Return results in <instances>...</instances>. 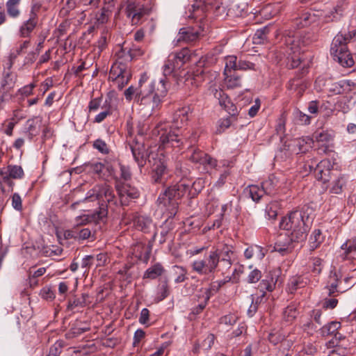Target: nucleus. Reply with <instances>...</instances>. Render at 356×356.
<instances>
[{
	"label": "nucleus",
	"mask_w": 356,
	"mask_h": 356,
	"mask_svg": "<svg viewBox=\"0 0 356 356\" xmlns=\"http://www.w3.org/2000/svg\"><path fill=\"white\" fill-rule=\"evenodd\" d=\"M168 90L166 79H152L144 72L138 81L137 99L141 105L154 111L160 106Z\"/></svg>",
	"instance_id": "f257e3e1"
},
{
	"label": "nucleus",
	"mask_w": 356,
	"mask_h": 356,
	"mask_svg": "<svg viewBox=\"0 0 356 356\" xmlns=\"http://www.w3.org/2000/svg\"><path fill=\"white\" fill-rule=\"evenodd\" d=\"M280 227L301 241L306 240L309 229L304 220L303 213L300 210L292 211L283 217L280 222Z\"/></svg>",
	"instance_id": "f03ea898"
},
{
	"label": "nucleus",
	"mask_w": 356,
	"mask_h": 356,
	"mask_svg": "<svg viewBox=\"0 0 356 356\" xmlns=\"http://www.w3.org/2000/svg\"><path fill=\"white\" fill-rule=\"evenodd\" d=\"M189 187L188 184L183 181L171 185L159 195L157 203L166 207L170 215L175 216L177 211L179 200L188 191Z\"/></svg>",
	"instance_id": "7ed1b4c3"
},
{
	"label": "nucleus",
	"mask_w": 356,
	"mask_h": 356,
	"mask_svg": "<svg viewBox=\"0 0 356 356\" xmlns=\"http://www.w3.org/2000/svg\"><path fill=\"white\" fill-rule=\"evenodd\" d=\"M351 39L352 35L350 32H340L334 38L332 42L331 54L343 67H348L354 65V60L347 47Z\"/></svg>",
	"instance_id": "20e7f679"
},
{
	"label": "nucleus",
	"mask_w": 356,
	"mask_h": 356,
	"mask_svg": "<svg viewBox=\"0 0 356 356\" xmlns=\"http://www.w3.org/2000/svg\"><path fill=\"white\" fill-rule=\"evenodd\" d=\"M153 134L159 136L160 147L182 148L184 147L183 138L180 136L179 130L169 127L165 123L159 124L154 129Z\"/></svg>",
	"instance_id": "39448f33"
},
{
	"label": "nucleus",
	"mask_w": 356,
	"mask_h": 356,
	"mask_svg": "<svg viewBox=\"0 0 356 356\" xmlns=\"http://www.w3.org/2000/svg\"><path fill=\"white\" fill-rule=\"evenodd\" d=\"M193 272L200 276L207 277H213L218 266V257L213 250L205 254L203 258H198L193 261L191 264Z\"/></svg>",
	"instance_id": "423d86ee"
},
{
	"label": "nucleus",
	"mask_w": 356,
	"mask_h": 356,
	"mask_svg": "<svg viewBox=\"0 0 356 356\" xmlns=\"http://www.w3.org/2000/svg\"><path fill=\"white\" fill-rule=\"evenodd\" d=\"M42 8V3L38 0H32L29 13V17L19 26L18 33L21 38H30L37 27L39 21V13Z\"/></svg>",
	"instance_id": "0eeeda50"
},
{
	"label": "nucleus",
	"mask_w": 356,
	"mask_h": 356,
	"mask_svg": "<svg viewBox=\"0 0 356 356\" xmlns=\"http://www.w3.org/2000/svg\"><path fill=\"white\" fill-rule=\"evenodd\" d=\"M152 6L147 0H128L125 13L133 24H138L145 16L149 15Z\"/></svg>",
	"instance_id": "6e6552de"
},
{
	"label": "nucleus",
	"mask_w": 356,
	"mask_h": 356,
	"mask_svg": "<svg viewBox=\"0 0 356 356\" xmlns=\"http://www.w3.org/2000/svg\"><path fill=\"white\" fill-rule=\"evenodd\" d=\"M131 74L128 66L121 61L115 62L110 70L108 79L122 90L130 81Z\"/></svg>",
	"instance_id": "1a4fd4ad"
},
{
	"label": "nucleus",
	"mask_w": 356,
	"mask_h": 356,
	"mask_svg": "<svg viewBox=\"0 0 356 356\" xmlns=\"http://www.w3.org/2000/svg\"><path fill=\"white\" fill-rule=\"evenodd\" d=\"M148 161L152 165V181L154 183L163 182L168 169L162 154H158L151 153L148 156Z\"/></svg>",
	"instance_id": "9d476101"
},
{
	"label": "nucleus",
	"mask_w": 356,
	"mask_h": 356,
	"mask_svg": "<svg viewBox=\"0 0 356 356\" xmlns=\"http://www.w3.org/2000/svg\"><path fill=\"white\" fill-rule=\"evenodd\" d=\"M104 198L108 204H116V198L112 188L106 184L95 185L91 190L88 192V195L85 198V201L94 200H103Z\"/></svg>",
	"instance_id": "9b49d317"
},
{
	"label": "nucleus",
	"mask_w": 356,
	"mask_h": 356,
	"mask_svg": "<svg viewBox=\"0 0 356 356\" xmlns=\"http://www.w3.org/2000/svg\"><path fill=\"white\" fill-rule=\"evenodd\" d=\"M188 159L194 163L203 165L207 171L214 169L218 165L217 160L198 148H188Z\"/></svg>",
	"instance_id": "f8f14e48"
},
{
	"label": "nucleus",
	"mask_w": 356,
	"mask_h": 356,
	"mask_svg": "<svg viewBox=\"0 0 356 356\" xmlns=\"http://www.w3.org/2000/svg\"><path fill=\"white\" fill-rule=\"evenodd\" d=\"M204 31L202 18L200 19V24L195 26L183 27L179 29L177 35V42H193L200 38Z\"/></svg>",
	"instance_id": "ddd939ff"
},
{
	"label": "nucleus",
	"mask_w": 356,
	"mask_h": 356,
	"mask_svg": "<svg viewBox=\"0 0 356 356\" xmlns=\"http://www.w3.org/2000/svg\"><path fill=\"white\" fill-rule=\"evenodd\" d=\"M301 242L300 240H297L292 237V235L290 234H280L275 243L274 250L278 252L282 255H285L291 252L296 243Z\"/></svg>",
	"instance_id": "4468645a"
},
{
	"label": "nucleus",
	"mask_w": 356,
	"mask_h": 356,
	"mask_svg": "<svg viewBox=\"0 0 356 356\" xmlns=\"http://www.w3.org/2000/svg\"><path fill=\"white\" fill-rule=\"evenodd\" d=\"M314 175L318 180L323 183L330 181L338 171L328 159L322 160L314 168Z\"/></svg>",
	"instance_id": "2eb2a0df"
},
{
	"label": "nucleus",
	"mask_w": 356,
	"mask_h": 356,
	"mask_svg": "<svg viewBox=\"0 0 356 356\" xmlns=\"http://www.w3.org/2000/svg\"><path fill=\"white\" fill-rule=\"evenodd\" d=\"M129 148L132 152L135 161L140 168L146 164L147 152L143 143L136 140L135 142L129 144Z\"/></svg>",
	"instance_id": "dca6fc26"
},
{
	"label": "nucleus",
	"mask_w": 356,
	"mask_h": 356,
	"mask_svg": "<svg viewBox=\"0 0 356 356\" xmlns=\"http://www.w3.org/2000/svg\"><path fill=\"white\" fill-rule=\"evenodd\" d=\"M301 38L297 33L293 35H288L284 37V44L286 45V53L288 56L291 54H301L303 52L301 44Z\"/></svg>",
	"instance_id": "f3484780"
},
{
	"label": "nucleus",
	"mask_w": 356,
	"mask_h": 356,
	"mask_svg": "<svg viewBox=\"0 0 356 356\" xmlns=\"http://www.w3.org/2000/svg\"><path fill=\"white\" fill-rule=\"evenodd\" d=\"M116 182L115 188L118 191L122 204H127V197L135 199L138 197L139 193L136 188L131 187L128 184H120L118 183V181Z\"/></svg>",
	"instance_id": "a211bd4d"
},
{
	"label": "nucleus",
	"mask_w": 356,
	"mask_h": 356,
	"mask_svg": "<svg viewBox=\"0 0 356 356\" xmlns=\"http://www.w3.org/2000/svg\"><path fill=\"white\" fill-rule=\"evenodd\" d=\"M192 113V110L189 106H184L177 109L172 118V126L174 129H179L186 126L188 121V115Z\"/></svg>",
	"instance_id": "6ab92c4d"
},
{
	"label": "nucleus",
	"mask_w": 356,
	"mask_h": 356,
	"mask_svg": "<svg viewBox=\"0 0 356 356\" xmlns=\"http://www.w3.org/2000/svg\"><path fill=\"white\" fill-rule=\"evenodd\" d=\"M313 138L316 142L321 144L322 147H319L318 149L322 150L323 153L326 154L330 151L329 148L334 138L333 134L328 131H316L314 134Z\"/></svg>",
	"instance_id": "aec40b11"
},
{
	"label": "nucleus",
	"mask_w": 356,
	"mask_h": 356,
	"mask_svg": "<svg viewBox=\"0 0 356 356\" xmlns=\"http://www.w3.org/2000/svg\"><path fill=\"white\" fill-rule=\"evenodd\" d=\"M151 250V247L143 242H137L131 247V254L134 257L145 262L149 260Z\"/></svg>",
	"instance_id": "412c9836"
},
{
	"label": "nucleus",
	"mask_w": 356,
	"mask_h": 356,
	"mask_svg": "<svg viewBox=\"0 0 356 356\" xmlns=\"http://www.w3.org/2000/svg\"><path fill=\"white\" fill-rule=\"evenodd\" d=\"M42 120L39 117H34L29 119L26 122V131L24 133L26 134L29 140H31L35 136H38L42 127Z\"/></svg>",
	"instance_id": "4be33fe9"
},
{
	"label": "nucleus",
	"mask_w": 356,
	"mask_h": 356,
	"mask_svg": "<svg viewBox=\"0 0 356 356\" xmlns=\"http://www.w3.org/2000/svg\"><path fill=\"white\" fill-rule=\"evenodd\" d=\"M213 252L217 254L218 262L221 261L225 262L228 268L231 267L234 256L232 246L224 244L220 248L213 250Z\"/></svg>",
	"instance_id": "5701e85b"
},
{
	"label": "nucleus",
	"mask_w": 356,
	"mask_h": 356,
	"mask_svg": "<svg viewBox=\"0 0 356 356\" xmlns=\"http://www.w3.org/2000/svg\"><path fill=\"white\" fill-rule=\"evenodd\" d=\"M318 17L314 13L310 12H303L300 16L293 20V24L298 29H302L312 24L316 23Z\"/></svg>",
	"instance_id": "b1692460"
},
{
	"label": "nucleus",
	"mask_w": 356,
	"mask_h": 356,
	"mask_svg": "<svg viewBox=\"0 0 356 356\" xmlns=\"http://www.w3.org/2000/svg\"><path fill=\"white\" fill-rule=\"evenodd\" d=\"M298 307V302H292L284 308L282 313V321L288 324H291L299 314Z\"/></svg>",
	"instance_id": "393cba45"
},
{
	"label": "nucleus",
	"mask_w": 356,
	"mask_h": 356,
	"mask_svg": "<svg viewBox=\"0 0 356 356\" xmlns=\"http://www.w3.org/2000/svg\"><path fill=\"white\" fill-rule=\"evenodd\" d=\"M332 178L334 179L330 184V193L337 195L341 194L346 185L347 178L339 172Z\"/></svg>",
	"instance_id": "a878e982"
},
{
	"label": "nucleus",
	"mask_w": 356,
	"mask_h": 356,
	"mask_svg": "<svg viewBox=\"0 0 356 356\" xmlns=\"http://www.w3.org/2000/svg\"><path fill=\"white\" fill-rule=\"evenodd\" d=\"M170 56L176 63V66L181 68L184 64L190 60L191 54V51L188 48H183L177 52L170 54Z\"/></svg>",
	"instance_id": "bb28decb"
},
{
	"label": "nucleus",
	"mask_w": 356,
	"mask_h": 356,
	"mask_svg": "<svg viewBox=\"0 0 356 356\" xmlns=\"http://www.w3.org/2000/svg\"><path fill=\"white\" fill-rule=\"evenodd\" d=\"M17 81V75L12 72H7L3 74L1 82V91L3 93L10 92L15 86Z\"/></svg>",
	"instance_id": "cd10ccee"
},
{
	"label": "nucleus",
	"mask_w": 356,
	"mask_h": 356,
	"mask_svg": "<svg viewBox=\"0 0 356 356\" xmlns=\"http://www.w3.org/2000/svg\"><path fill=\"white\" fill-rule=\"evenodd\" d=\"M308 279L302 276H293L290 278L287 284L288 291L294 293L297 289L304 288L308 284Z\"/></svg>",
	"instance_id": "c85d7f7f"
},
{
	"label": "nucleus",
	"mask_w": 356,
	"mask_h": 356,
	"mask_svg": "<svg viewBox=\"0 0 356 356\" xmlns=\"http://www.w3.org/2000/svg\"><path fill=\"white\" fill-rule=\"evenodd\" d=\"M143 51L139 48L129 49L127 51L123 47L116 52L115 56L118 59L124 58V60L131 61L137 56L143 55Z\"/></svg>",
	"instance_id": "c756f323"
},
{
	"label": "nucleus",
	"mask_w": 356,
	"mask_h": 356,
	"mask_svg": "<svg viewBox=\"0 0 356 356\" xmlns=\"http://www.w3.org/2000/svg\"><path fill=\"white\" fill-rule=\"evenodd\" d=\"M134 224L137 229L147 233L152 227V220L149 217L138 216L135 218Z\"/></svg>",
	"instance_id": "7c9ffc66"
},
{
	"label": "nucleus",
	"mask_w": 356,
	"mask_h": 356,
	"mask_svg": "<svg viewBox=\"0 0 356 356\" xmlns=\"http://www.w3.org/2000/svg\"><path fill=\"white\" fill-rule=\"evenodd\" d=\"M224 75L225 76V83L227 88L234 89L242 86L241 77L236 72Z\"/></svg>",
	"instance_id": "2f4dec72"
},
{
	"label": "nucleus",
	"mask_w": 356,
	"mask_h": 356,
	"mask_svg": "<svg viewBox=\"0 0 356 356\" xmlns=\"http://www.w3.org/2000/svg\"><path fill=\"white\" fill-rule=\"evenodd\" d=\"M22 0H8L6 3V12L11 18H17L21 14L19 4Z\"/></svg>",
	"instance_id": "473e14b6"
},
{
	"label": "nucleus",
	"mask_w": 356,
	"mask_h": 356,
	"mask_svg": "<svg viewBox=\"0 0 356 356\" xmlns=\"http://www.w3.org/2000/svg\"><path fill=\"white\" fill-rule=\"evenodd\" d=\"M165 271L163 266L159 264H155L151 267L148 268L143 275L144 279L154 280L158 277L161 276Z\"/></svg>",
	"instance_id": "72a5a7b5"
},
{
	"label": "nucleus",
	"mask_w": 356,
	"mask_h": 356,
	"mask_svg": "<svg viewBox=\"0 0 356 356\" xmlns=\"http://www.w3.org/2000/svg\"><path fill=\"white\" fill-rule=\"evenodd\" d=\"M245 193L250 197L254 202H258L265 193L264 188L259 187L257 185L249 186L245 191Z\"/></svg>",
	"instance_id": "f704fd0d"
},
{
	"label": "nucleus",
	"mask_w": 356,
	"mask_h": 356,
	"mask_svg": "<svg viewBox=\"0 0 356 356\" xmlns=\"http://www.w3.org/2000/svg\"><path fill=\"white\" fill-rule=\"evenodd\" d=\"M341 323L338 321H332L321 328V333L323 336L334 335L337 337Z\"/></svg>",
	"instance_id": "c9c22d12"
},
{
	"label": "nucleus",
	"mask_w": 356,
	"mask_h": 356,
	"mask_svg": "<svg viewBox=\"0 0 356 356\" xmlns=\"http://www.w3.org/2000/svg\"><path fill=\"white\" fill-rule=\"evenodd\" d=\"M116 162V159L115 156H108L103 161V165H104V171L106 172V176L111 177L118 181V178L115 175V168L114 163Z\"/></svg>",
	"instance_id": "e433bc0d"
},
{
	"label": "nucleus",
	"mask_w": 356,
	"mask_h": 356,
	"mask_svg": "<svg viewBox=\"0 0 356 356\" xmlns=\"http://www.w3.org/2000/svg\"><path fill=\"white\" fill-rule=\"evenodd\" d=\"M170 293V289L167 280L162 281L157 286L156 301L160 302L166 298Z\"/></svg>",
	"instance_id": "4c0bfd02"
},
{
	"label": "nucleus",
	"mask_w": 356,
	"mask_h": 356,
	"mask_svg": "<svg viewBox=\"0 0 356 356\" xmlns=\"http://www.w3.org/2000/svg\"><path fill=\"white\" fill-rule=\"evenodd\" d=\"M89 295L88 293H83L81 298H76L73 300H69L67 309L72 310L76 307H84L90 303L88 300Z\"/></svg>",
	"instance_id": "58836bf2"
},
{
	"label": "nucleus",
	"mask_w": 356,
	"mask_h": 356,
	"mask_svg": "<svg viewBox=\"0 0 356 356\" xmlns=\"http://www.w3.org/2000/svg\"><path fill=\"white\" fill-rule=\"evenodd\" d=\"M176 65V63L174 62V60H172V58L169 56L163 66V73L164 78H162L161 79H166L168 89L169 88L170 85L167 76H170L175 70L179 69V67H177Z\"/></svg>",
	"instance_id": "ea45409f"
},
{
	"label": "nucleus",
	"mask_w": 356,
	"mask_h": 356,
	"mask_svg": "<svg viewBox=\"0 0 356 356\" xmlns=\"http://www.w3.org/2000/svg\"><path fill=\"white\" fill-rule=\"evenodd\" d=\"M207 5L208 9L212 10L216 16L222 15L225 12V8L222 5V0H207Z\"/></svg>",
	"instance_id": "a19ab883"
},
{
	"label": "nucleus",
	"mask_w": 356,
	"mask_h": 356,
	"mask_svg": "<svg viewBox=\"0 0 356 356\" xmlns=\"http://www.w3.org/2000/svg\"><path fill=\"white\" fill-rule=\"evenodd\" d=\"M180 136L183 138L184 145L189 143V148L193 147V145L197 143L199 137L197 131L193 129L184 131V133L180 134Z\"/></svg>",
	"instance_id": "79ce46f5"
},
{
	"label": "nucleus",
	"mask_w": 356,
	"mask_h": 356,
	"mask_svg": "<svg viewBox=\"0 0 356 356\" xmlns=\"http://www.w3.org/2000/svg\"><path fill=\"white\" fill-rule=\"evenodd\" d=\"M323 241V236H322L321 231L318 229H314L310 236V250L312 251L316 250L319 247V245Z\"/></svg>",
	"instance_id": "37998d69"
},
{
	"label": "nucleus",
	"mask_w": 356,
	"mask_h": 356,
	"mask_svg": "<svg viewBox=\"0 0 356 356\" xmlns=\"http://www.w3.org/2000/svg\"><path fill=\"white\" fill-rule=\"evenodd\" d=\"M341 249L344 250L346 257L356 253V236L347 240L342 245Z\"/></svg>",
	"instance_id": "c03bdc74"
},
{
	"label": "nucleus",
	"mask_w": 356,
	"mask_h": 356,
	"mask_svg": "<svg viewBox=\"0 0 356 356\" xmlns=\"http://www.w3.org/2000/svg\"><path fill=\"white\" fill-rule=\"evenodd\" d=\"M238 70L237 58L235 56H229L225 58V67L224 74Z\"/></svg>",
	"instance_id": "a18cd8bd"
},
{
	"label": "nucleus",
	"mask_w": 356,
	"mask_h": 356,
	"mask_svg": "<svg viewBox=\"0 0 356 356\" xmlns=\"http://www.w3.org/2000/svg\"><path fill=\"white\" fill-rule=\"evenodd\" d=\"M92 147L104 155H109L111 150L106 143L98 138L92 143Z\"/></svg>",
	"instance_id": "49530a36"
},
{
	"label": "nucleus",
	"mask_w": 356,
	"mask_h": 356,
	"mask_svg": "<svg viewBox=\"0 0 356 356\" xmlns=\"http://www.w3.org/2000/svg\"><path fill=\"white\" fill-rule=\"evenodd\" d=\"M255 252V254L259 259H262L264 257V253L263 252V249L261 246L255 245V246H250L244 252V256L246 259H250L252 258L254 256V254Z\"/></svg>",
	"instance_id": "de8ad7c7"
},
{
	"label": "nucleus",
	"mask_w": 356,
	"mask_h": 356,
	"mask_svg": "<svg viewBox=\"0 0 356 356\" xmlns=\"http://www.w3.org/2000/svg\"><path fill=\"white\" fill-rule=\"evenodd\" d=\"M294 119L299 124L307 125L311 123V117L299 109H296L293 112Z\"/></svg>",
	"instance_id": "09e8293b"
},
{
	"label": "nucleus",
	"mask_w": 356,
	"mask_h": 356,
	"mask_svg": "<svg viewBox=\"0 0 356 356\" xmlns=\"http://www.w3.org/2000/svg\"><path fill=\"white\" fill-rule=\"evenodd\" d=\"M8 172L9 175V177L10 178L15 179H22L24 175V170L19 165H8Z\"/></svg>",
	"instance_id": "8fccbe9b"
},
{
	"label": "nucleus",
	"mask_w": 356,
	"mask_h": 356,
	"mask_svg": "<svg viewBox=\"0 0 356 356\" xmlns=\"http://www.w3.org/2000/svg\"><path fill=\"white\" fill-rule=\"evenodd\" d=\"M108 215V206L105 203L99 204L98 211H95L91 216L92 220L98 221L106 218Z\"/></svg>",
	"instance_id": "3c124183"
},
{
	"label": "nucleus",
	"mask_w": 356,
	"mask_h": 356,
	"mask_svg": "<svg viewBox=\"0 0 356 356\" xmlns=\"http://www.w3.org/2000/svg\"><path fill=\"white\" fill-rule=\"evenodd\" d=\"M311 271L316 275H319L323 268V261L319 257L311 259Z\"/></svg>",
	"instance_id": "603ef678"
},
{
	"label": "nucleus",
	"mask_w": 356,
	"mask_h": 356,
	"mask_svg": "<svg viewBox=\"0 0 356 356\" xmlns=\"http://www.w3.org/2000/svg\"><path fill=\"white\" fill-rule=\"evenodd\" d=\"M211 90L214 97L218 99L219 104L222 107L225 106L227 102L230 101V99L222 89L211 88Z\"/></svg>",
	"instance_id": "864d4df0"
},
{
	"label": "nucleus",
	"mask_w": 356,
	"mask_h": 356,
	"mask_svg": "<svg viewBox=\"0 0 356 356\" xmlns=\"http://www.w3.org/2000/svg\"><path fill=\"white\" fill-rule=\"evenodd\" d=\"M174 270L175 273L177 275L176 278L175 279V283H181L184 282L186 280H187V270L183 266H175Z\"/></svg>",
	"instance_id": "5fc2aeb1"
},
{
	"label": "nucleus",
	"mask_w": 356,
	"mask_h": 356,
	"mask_svg": "<svg viewBox=\"0 0 356 356\" xmlns=\"http://www.w3.org/2000/svg\"><path fill=\"white\" fill-rule=\"evenodd\" d=\"M269 29L264 27L263 29H258L253 36L254 43H261L267 40V34Z\"/></svg>",
	"instance_id": "6e6d98bb"
},
{
	"label": "nucleus",
	"mask_w": 356,
	"mask_h": 356,
	"mask_svg": "<svg viewBox=\"0 0 356 356\" xmlns=\"http://www.w3.org/2000/svg\"><path fill=\"white\" fill-rule=\"evenodd\" d=\"M89 330V327H73L65 334V337L67 339H73Z\"/></svg>",
	"instance_id": "4d7b16f0"
},
{
	"label": "nucleus",
	"mask_w": 356,
	"mask_h": 356,
	"mask_svg": "<svg viewBox=\"0 0 356 356\" xmlns=\"http://www.w3.org/2000/svg\"><path fill=\"white\" fill-rule=\"evenodd\" d=\"M297 34L301 38L300 41L302 48L310 44L315 40V35L312 33L300 32Z\"/></svg>",
	"instance_id": "13d9d810"
},
{
	"label": "nucleus",
	"mask_w": 356,
	"mask_h": 356,
	"mask_svg": "<svg viewBox=\"0 0 356 356\" xmlns=\"http://www.w3.org/2000/svg\"><path fill=\"white\" fill-rule=\"evenodd\" d=\"M302 329L307 334H312L316 330L317 326L312 318H308L307 321H302Z\"/></svg>",
	"instance_id": "bf43d9fd"
},
{
	"label": "nucleus",
	"mask_w": 356,
	"mask_h": 356,
	"mask_svg": "<svg viewBox=\"0 0 356 356\" xmlns=\"http://www.w3.org/2000/svg\"><path fill=\"white\" fill-rule=\"evenodd\" d=\"M11 200L13 209L17 211H22L23 209L22 200L19 194L15 193L11 197Z\"/></svg>",
	"instance_id": "052dcab7"
},
{
	"label": "nucleus",
	"mask_w": 356,
	"mask_h": 356,
	"mask_svg": "<svg viewBox=\"0 0 356 356\" xmlns=\"http://www.w3.org/2000/svg\"><path fill=\"white\" fill-rule=\"evenodd\" d=\"M90 169L94 173L98 175L99 176L102 177H106V172L104 171V165H103V162H95L91 163Z\"/></svg>",
	"instance_id": "680f3d73"
},
{
	"label": "nucleus",
	"mask_w": 356,
	"mask_h": 356,
	"mask_svg": "<svg viewBox=\"0 0 356 356\" xmlns=\"http://www.w3.org/2000/svg\"><path fill=\"white\" fill-rule=\"evenodd\" d=\"M169 234H170V228L167 227L165 226H162L161 231L160 232L159 236L157 234L156 232H155L153 235V239H155L156 237L159 236V243L163 244L166 241Z\"/></svg>",
	"instance_id": "e2e57ef3"
},
{
	"label": "nucleus",
	"mask_w": 356,
	"mask_h": 356,
	"mask_svg": "<svg viewBox=\"0 0 356 356\" xmlns=\"http://www.w3.org/2000/svg\"><path fill=\"white\" fill-rule=\"evenodd\" d=\"M238 317L234 314H227L220 318V323L226 325H232L236 323Z\"/></svg>",
	"instance_id": "0e129e2a"
},
{
	"label": "nucleus",
	"mask_w": 356,
	"mask_h": 356,
	"mask_svg": "<svg viewBox=\"0 0 356 356\" xmlns=\"http://www.w3.org/2000/svg\"><path fill=\"white\" fill-rule=\"evenodd\" d=\"M96 19L99 24H104L108 19V10L102 8L100 12L96 15Z\"/></svg>",
	"instance_id": "69168bd1"
},
{
	"label": "nucleus",
	"mask_w": 356,
	"mask_h": 356,
	"mask_svg": "<svg viewBox=\"0 0 356 356\" xmlns=\"http://www.w3.org/2000/svg\"><path fill=\"white\" fill-rule=\"evenodd\" d=\"M289 59H291V63H289V66L291 68H296L300 65L302 57L300 56V54H291L289 56Z\"/></svg>",
	"instance_id": "338daca9"
},
{
	"label": "nucleus",
	"mask_w": 356,
	"mask_h": 356,
	"mask_svg": "<svg viewBox=\"0 0 356 356\" xmlns=\"http://www.w3.org/2000/svg\"><path fill=\"white\" fill-rule=\"evenodd\" d=\"M261 277V273L257 269L252 270L248 276V282L249 283H255Z\"/></svg>",
	"instance_id": "774afa93"
}]
</instances>
